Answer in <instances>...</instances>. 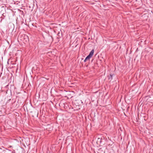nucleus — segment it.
<instances>
[{
    "label": "nucleus",
    "instance_id": "nucleus-1",
    "mask_svg": "<svg viewBox=\"0 0 153 153\" xmlns=\"http://www.w3.org/2000/svg\"><path fill=\"white\" fill-rule=\"evenodd\" d=\"M94 49H93L90 52L89 55H90V56H91L92 57L94 54Z\"/></svg>",
    "mask_w": 153,
    "mask_h": 153
},
{
    "label": "nucleus",
    "instance_id": "nucleus-2",
    "mask_svg": "<svg viewBox=\"0 0 153 153\" xmlns=\"http://www.w3.org/2000/svg\"><path fill=\"white\" fill-rule=\"evenodd\" d=\"M112 75H111V74H110V75L108 76V79L109 80H110L111 81L112 79Z\"/></svg>",
    "mask_w": 153,
    "mask_h": 153
},
{
    "label": "nucleus",
    "instance_id": "nucleus-3",
    "mask_svg": "<svg viewBox=\"0 0 153 153\" xmlns=\"http://www.w3.org/2000/svg\"><path fill=\"white\" fill-rule=\"evenodd\" d=\"M91 57L90 55H88L85 58V60H89L91 58Z\"/></svg>",
    "mask_w": 153,
    "mask_h": 153
},
{
    "label": "nucleus",
    "instance_id": "nucleus-4",
    "mask_svg": "<svg viewBox=\"0 0 153 153\" xmlns=\"http://www.w3.org/2000/svg\"><path fill=\"white\" fill-rule=\"evenodd\" d=\"M87 60H85V59L84 60V62H85Z\"/></svg>",
    "mask_w": 153,
    "mask_h": 153
}]
</instances>
